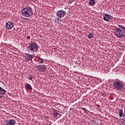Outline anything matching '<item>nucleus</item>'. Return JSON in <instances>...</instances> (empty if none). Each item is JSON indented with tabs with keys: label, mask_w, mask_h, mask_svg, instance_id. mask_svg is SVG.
I'll return each mask as SVG.
<instances>
[{
	"label": "nucleus",
	"mask_w": 125,
	"mask_h": 125,
	"mask_svg": "<svg viewBox=\"0 0 125 125\" xmlns=\"http://www.w3.org/2000/svg\"><path fill=\"white\" fill-rule=\"evenodd\" d=\"M114 34L119 39L124 38V37H125V27L120 24L115 26Z\"/></svg>",
	"instance_id": "1"
},
{
	"label": "nucleus",
	"mask_w": 125,
	"mask_h": 125,
	"mask_svg": "<svg viewBox=\"0 0 125 125\" xmlns=\"http://www.w3.org/2000/svg\"><path fill=\"white\" fill-rule=\"evenodd\" d=\"M113 88L118 91H124L125 90V87H124V84L121 80L116 79L113 81Z\"/></svg>",
	"instance_id": "2"
},
{
	"label": "nucleus",
	"mask_w": 125,
	"mask_h": 125,
	"mask_svg": "<svg viewBox=\"0 0 125 125\" xmlns=\"http://www.w3.org/2000/svg\"><path fill=\"white\" fill-rule=\"evenodd\" d=\"M21 14L23 16H24V17H29L31 15H33V11L32 10V8H24L21 11Z\"/></svg>",
	"instance_id": "3"
},
{
	"label": "nucleus",
	"mask_w": 125,
	"mask_h": 125,
	"mask_svg": "<svg viewBox=\"0 0 125 125\" xmlns=\"http://www.w3.org/2000/svg\"><path fill=\"white\" fill-rule=\"evenodd\" d=\"M27 48H28V51L29 52L34 53V52H37V51H38V45H37L36 42H34L30 43L29 46L27 47Z\"/></svg>",
	"instance_id": "4"
},
{
	"label": "nucleus",
	"mask_w": 125,
	"mask_h": 125,
	"mask_svg": "<svg viewBox=\"0 0 125 125\" xmlns=\"http://www.w3.org/2000/svg\"><path fill=\"white\" fill-rule=\"evenodd\" d=\"M66 15V11L63 10H61L57 12V16L59 18H62Z\"/></svg>",
	"instance_id": "5"
},
{
	"label": "nucleus",
	"mask_w": 125,
	"mask_h": 125,
	"mask_svg": "<svg viewBox=\"0 0 125 125\" xmlns=\"http://www.w3.org/2000/svg\"><path fill=\"white\" fill-rule=\"evenodd\" d=\"M13 26H14V24L12 21H8L6 23L5 28L8 30H11L13 28Z\"/></svg>",
	"instance_id": "6"
},
{
	"label": "nucleus",
	"mask_w": 125,
	"mask_h": 125,
	"mask_svg": "<svg viewBox=\"0 0 125 125\" xmlns=\"http://www.w3.org/2000/svg\"><path fill=\"white\" fill-rule=\"evenodd\" d=\"M35 55H30L29 53L25 54V59L26 61H33V57H34Z\"/></svg>",
	"instance_id": "7"
},
{
	"label": "nucleus",
	"mask_w": 125,
	"mask_h": 125,
	"mask_svg": "<svg viewBox=\"0 0 125 125\" xmlns=\"http://www.w3.org/2000/svg\"><path fill=\"white\" fill-rule=\"evenodd\" d=\"M16 124V121L14 119L9 120L6 121L5 125H15Z\"/></svg>",
	"instance_id": "8"
},
{
	"label": "nucleus",
	"mask_w": 125,
	"mask_h": 125,
	"mask_svg": "<svg viewBox=\"0 0 125 125\" xmlns=\"http://www.w3.org/2000/svg\"><path fill=\"white\" fill-rule=\"evenodd\" d=\"M60 111H59L58 110L54 109L52 113V116L54 118H57L58 116H60Z\"/></svg>",
	"instance_id": "9"
},
{
	"label": "nucleus",
	"mask_w": 125,
	"mask_h": 125,
	"mask_svg": "<svg viewBox=\"0 0 125 125\" xmlns=\"http://www.w3.org/2000/svg\"><path fill=\"white\" fill-rule=\"evenodd\" d=\"M111 18H113L112 16L108 14H104V21H109Z\"/></svg>",
	"instance_id": "10"
},
{
	"label": "nucleus",
	"mask_w": 125,
	"mask_h": 125,
	"mask_svg": "<svg viewBox=\"0 0 125 125\" xmlns=\"http://www.w3.org/2000/svg\"><path fill=\"white\" fill-rule=\"evenodd\" d=\"M6 90L2 88L1 87H0V99H1L2 96H3V94L5 93Z\"/></svg>",
	"instance_id": "11"
},
{
	"label": "nucleus",
	"mask_w": 125,
	"mask_h": 125,
	"mask_svg": "<svg viewBox=\"0 0 125 125\" xmlns=\"http://www.w3.org/2000/svg\"><path fill=\"white\" fill-rule=\"evenodd\" d=\"M39 70L40 72H45L46 71V67L45 65H42L39 67Z\"/></svg>",
	"instance_id": "12"
},
{
	"label": "nucleus",
	"mask_w": 125,
	"mask_h": 125,
	"mask_svg": "<svg viewBox=\"0 0 125 125\" xmlns=\"http://www.w3.org/2000/svg\"><path fill=\"white\" fill-rule=\"evenodd\" d=\"M25 87H26L27 89H30V90H32L33 89V88H32V86H31V85H30V84L29 83L25 84Z\"/></svg>",
	"instance_id": "13"
},
{
	"label": "nucleus",
	"mask_w": 125,
	"mask_h": 125,
	"mask_svg": "<svg viewBox=\"0 0 125 125\" xmlns=\"http://www.w3.org/2000/svg\"><path fill=\"white\" fill-rule=\"evenodd\" d=\"M89 4L91 6L94 5L95 4V1L94 0H90L89 2Z\"/></svg>",
	"instance_id": "14"
},
{
	"label": "nucleus",
	"mask_w": 125,
	"mask_h": 125,
	"mask_svg": "<svg viewBox=\"0 0 125 125\" xmlns=\"http://www.w3.org/2000/svg\"><path fill=\"white\" fill-rule=\"evenodd\" d=\"M44 60L43 59L39 58L38 59V63H40L41 64H42L43 63V61Z\"/></svg>",
	"instance_id": "15"
},
{
	"label": "nucleus",
	"mask_w": 125,
	"mask_h": 125,
	"mask_svg": "<svg viewBox=\"0 0 125 125\" xmlns=\"http://www.w3.org/2000/svg\"><path fill=\"white\" fill-rule=\"evenodd\" d=\"M88 39H92V38H93V34H92V33H90V34L88 35Z\"/></svg>",
	"instance_id": "16"
},
{
	"label": "nucleus",
	"mask_w": 125,
	"mask_h": 125,
	"mask_svg": "<svg viewBox=\"0 0 125 125\" xmlns=\"http://www.w3.org/2000/svg\"><path fill=\"white\" fill-rule=\"evenodd\" d=\"M82 109H83V111H84V113H87V112H89V111L86 110V109H85V108H84V107H83Z\"/></svg>",
	"instance_id": "17"
},
{
	"label": "nucleus",
	"mask_w": 125,
	"mask_h": 125,
	"mask_svg": "<svg viewBox=\"0 0 125 125\" xmlns=\"http://www.w3.org/2000/svg\"><path fill=\"white\" fill-rule=\"evenodd\" d=\"M58 20H60V19L59 18L56 17V18L54 20L55 23H57V22H58Z\"/></svg>",
	"instance_id": "18"
},
{
	"label": "nucleus",
	"mask_w": 125,
	"mask_h": 125,
	"mask_svg": "<svg viewBox=\"0 0 125 125\" xmlns=\"http://www.w3.org/2000/svg\"><path fill=\"white\" fill-rule=\"evenodd\" d=\"M101 95H102L103 97H105V96H106V93H105V92H102V93H101Z\"/></svg>",
	"instance_id": "19"
},
{
	"label": "nucleus",
	"mask_w": 125,
	"mask_h": 125,
	"mask_svg": "<svg viewBox=\"0 0 125 125\" xmlns=\"http://www.w3.org/2000/svg\"><path fill=\"white\" fill-rule=\"evenodd\" d=\"M29 80H30V81H32V80H33V77H32V76L29 77Z\"/></svg>",
	"instance_id": "20"
},
{
	"label": "nucleus",
	"mask_w": 125,
	"mask_h": 125,
	"mask_svg": "<svg viewBox=\"0 0 125 125\" xmlns=\"http://www.w3.org/2000/svg\"><path fill=\"white\" fill-rule=\"evenodd\" d=\"M57 24H61V21H58L57 22Z\"/></svg>",
	"instance_id": "21"
},
{
	"label": "nucleus",
	"mask_w": 125,
	"mask_h": 125,
	"mask_svg": "<svg viewBox=\"0 0 125 125\" xmlns=\"http://www.w3.org/2000/svg\"><path fill=\"white\" fill-rule=\"evenodd\" d=\"M27 39L28 40H30V39H31V37L28 36L27 37Z\"/></svg>",
	"instance_id": "22"
},
{
	"label": "nucleus",
	"mask_w": 125,
	"mask_h": 125,
	"mask_svg": "<svg viewBox=\"0 0 125 125\" xmlns=\"http://www.w3.org/2000/svg\"><path fill=\"white\" fill-rule=\"evenodd\" d=\"M33 1H34V0H32Z\"/></svg>",
	"instance_id": "23"
},
{
	"label": "nucleus",
	"mask_w": 125,
	"mask_h": 125,
	"mask_svg": "<svg viewBox=\"0 0 125 125\" xmlns=\"http://www.w3.org/2000/svg\"><path fill=\"white\" fill-rule=\"evenodd\" d=\"M58 118H60V116Z\"/></svg>",
	"instance_id": "24"
},
{
	"label": "nucleus",
	"mask_w": 125,
	"mask_h": 125,
	"mask_svg": "<svg viewBox=\"0 0 125 125\" xmlns=\"http://www.w3.org/2000/svg\"><path fill=\"white\" fill-rule=\"evenodd\" d=\"M98 106H100V105H98Z\"/></svg>",
	"instance_id": "25"
}]
</instances>
